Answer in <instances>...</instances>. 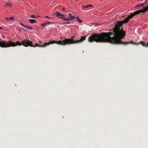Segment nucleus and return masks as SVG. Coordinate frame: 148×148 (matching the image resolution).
I'll use <instances>...</instances> for the list:
<instances>
[{"label": "nucleus", "mask_w": 148, "mask_h": 148, "mask_svg": "<svg viewBox=\"0 0 148 148\" xmlns=\"http://www.w3.org/2000/svg\"><path fill=\"white\" fill-rule=\"evenodd\" d=\"M69 23V22H67V23H66V24H68V23Z\"/></svg>", "instance_id": "a878e982"}, {"label": "nucleus", "mask_w": 148, "mask_h": 148, "mask_svg": "<svg viewBox=\"0 0 148 148\" xmlns=\"http://www.w3.org/2000/svg\"><path fill=\"white\" fill-rule=\"evenodd\" d=\"M25 27L29 29H32L33 28L32 27H31V26H25Z\"/></svg>", "instance_id": "4468645a"}, {"label": "nucleus", "mask_w": 148, "mask_h": 148, "mask_svg": "<svg viewBox=\"0 0 148 148\" xmlns=\"http://www.w3.org/2000/svg\"><path fill=\"white\" fill-rule=\"evenodd\" d=\"M129 20L126 18L121 21H118L114 23V27L108 32H102L101 34L94 33L88 38L90 42L93 41L97 42H109L116 44L127 45L130 43L136 44L131 40L129 42H122L121 40L126 35V32L121 28L124 23H126Z\"/></svg>", "instance_id": "f257e3e1"}, {"label": "nucleus", "mask_w": 148, "mask_h": 148, "mask_svg": "<svg viewBox=\"0 0 148 148\" xmlns=\"http://www.w3.org/2000/svg\"><path fill=\"white\" fill-rule=\"evenodd\" d=\"M55 40H51L49 42H46L42 45H40L37 43H36L34 45L32 44V42L29 40L25 39L20 42L19 41H17L15 42L11 41H9L6 42L2 40L0 41V47L2 48H7L10 47H14L17 46H21L23 45L25 47L30 46L31 47H44L46 46L49 45L51 44L55 43Z\"/></svg>", "instance_id": "f03ea898"}, {"label": "nucleus", "mask_w": 148, "mask_h": 148, "mask_svg": "<svg viewBox=\"0 0 148 148\" xmlns=\"http://www.w3.org/2000/svg\"><path fill=\"white\" fill-rule=\"evenodd\" d=\"M140 3L138 4L137 5V6H136V7H138L140 6Z\"/></svg>", "instance_id": "412c9836"}, {"label": "nucleus", "mask_w": 148, "mask_h": 148, "mask_svg": "<svg viewBox=\"0 0 148 148\" xmlns=\"http://www.w3.org/2000/svg\"><path fill=\"white\" fill-rule=\"evenodd\" d=\"M19 24L21 25H22L23 26V27H25V25H24L22 23H20Z\"/></svg>", "instance_id": "f3484780"}, {"label": "nucleus", "mask_w": 148, "mask_h": 148, "mask_svg": "<svg viewBox=\"0 0 148 148\" xmlns=\"http://www.w3.org/2000/svg\"><path fill=\"white\" fill-rule=\"evenodd\" d=\"M75 37V36H73L70 38H65L64 40L62 41L61 40L59 41L55 40V43L62 45L78 44L82 42L85 40L86 36H82L80 39L76 40H73Z\"/></svg>", "instance_id": "7ed1b4c3"}, {"label": "nucleus", "mask_w": 148, "mask_h": 148, "mask_svg": "<svg viewBox=\"0 0 148 148\" xmlns=\"http://www.w3.org/2000/svg\"><path fill=\"white\" fill-rule=\"evenodd\" d=\"M39 43H41V41H40L39 42Z\"/></svg>", "instance_id": "bb28decb"}, {"label": "nucleus", "mask_w": 148, "mask_h": 148, "mask_svg": "<svg viewBox=\"0 0 148 148\" xmlns=\"http://www.w3.org/2000/svg\"><path fill=\"white\" fill-rule=\"evenodd\" d=\"M68 15L69 16V18H64V20L69 21L71 20V19H74L75 18V16H71V13H69L68 14Z\"/></svg>", "instance_id": "423d86ee"}, {"label": "nucleus", "mask_w": 148, "mask_h": 148, "mask_svg": "<svg viewBox=\"0 0 148 148\" xmlns=\"http://www.w3.org/2000/svg\"><path fill=\"white\" fill-rule=\"evenodd\" d=\"M5 19L7 21H8L9 20V19L8 17H6L5 18Z\"/></svg>", "instance_id": "aec40b11"}, {"label": "nucleus", "mask_w": 148, "mask_h": 148, "mask_svg": "<svg viewBox=\"0 0 148 148\" xmlns=\"http://www.w3.org/2000/svg\"><path fill=\"white\" fill-rule=\"evenodd\" d=\"M77 19L78 20L79 19L78 17H77Z\"/></svg>", "instance_id": "b1692460"}, {"label": "nucleus", "mask_w": 148, "mask_h": 148, "mask_svg": "<svg viewBox=\"0 0 148 148\" xmlns=\"http://www.w3.org/2000/svg\"><path fill=\"white\" fill-rule=\"evenodd\" d=\"M138 44H141L143 46L146 47H148V42L146 44L145 42L144 41H141Z\"/></svg>", "instance_id": "0eeeda50"}, {"label": "nucleus", "mask_w": 148, "mask_h": 148, "mask_svg": "<svg viewBox=\"0 0 148 148\" xmlns=\"http://www.w3.org/2000/svg\"><path fill=\"white\" fill-rule=\"evenodd\" d=\"M92 5H88L86 6H84V8H87L89 7H92Z\"/></svg>", "instance_id": "ddd939ff"}, {"label": "nucleus", "mask_w": 148, "mask_h": 148, "mask_svg": "<svg viewBox=\"0 0 148 148\" xmlns=\"http://www.w3.org/2000/svg\"><path fill=\"white\" fill-rule=\"evenodd\" d=\"M65 9L64 8H62V10L63 11H64L65 10Z\"/></svg>", "instance_id": "4be33fe9"}, {"label": "nucleus", "mask_w": 148, "mask_h": 148, "mask_svg": "<svg viewBox=\"0 0 148 148\" xmlns=\"http://www.w3.org/2000/svg\"><path fill=\"white\" fill-rule=\"evenodd\" d=\"M51 23L49 21H47L41 24V25L43 27H45V26H47L49 24Z\"/></svg>", "instance_id": "6e6552de"}, {"label": "nucleus", "mask_w": 148, "mask_h": 148, "mask_svg": "<svg viewBox=\"0 0 148 148\" xmlns=\"http://www.w3.org/2000/svg\"><path fill=\"white\" fill-rule=\"evenodd\" d=\"M54 15L56 16H57L59 18H60L62 19L63 20H64V18H65L63 17L65 16V15H64L62 14H60L59 12L58 11H56L54 14Z\"/></svg>", "instance_id": "20e7f679"}, {"label": "nucleus", "mask_w": 148, "mask_h": 148, "mask_svg": "<svg viewBox=\"0 0 148 148\" xmlns=\"http://www.w3.org/2000/svg\"><path fill=\"white\" fill-rule=\"evenodd\" d=\"M14 17L13 16H12V17H11L10 18L9 20H13L14 19Z\"/></svg>", "instance_id": "dca6fc26"}, {"label": "nucleus", "mask_w": 148, "mask_h": 148, "mask_svg": "<svg viewBox=\"0 0 148 148\" xmlns=\"http://www.w3.org/2000/svg\"><path fill=\"white\" fill-rule=\"evenodd\" d=\"M30 17L31 18H37V16H36L34 15H31L30 16Z\"/></svg>", "instance_id": "2eb2a0df"}, {"label": "nucleus", "mask_w": 148, "mask_h": 148, "mask_svg": "<svg viewBox=\"0 0 148 148\" xmlns=\"http://www.w3.org/2000/svg\"><path fill=\"white\" fill-rule=\"evenodd\" d=\"M28 22L31 23H34L36 22V21L32 19H30L28 20Z\"/></svg>", "instance_id": "1a4fd4ad"}, {"label": "nucleus", "mask_w": 148, "mask_h": 148, "mask_svg": "<svg viewBox=\"0 0 148 148\" xmlns=\"http://www.w3.org/2000/svg\"><path fill=\"white\" fill-rule=\"evenodd\" d=\"M134 16V14L132 13H131L127 17V18L129 20L132 17H133Z\"/></svg>", "instance_id": "9b49d317"}, {"label": "nucleus", "mask_w": 148, "mask_h": 148, "mask_svg": "<svg viewBox=\"0 0 148 148\" xmlns=\"http://www.w3.org/2000/svg\"><path fill=\"white\" fill-rule=\"evenodd\" d=\"M140 5L141 6H143V7H144V4L143 3H140Z\"/></svg>", "instance_id": "a211bd4d"}, {"label": "nucleus", "mask_w": 148, "mask_h": 148, "mask_svg": "<svg viewBox=\"0 0 148 148\" xmlns=\"http://www.w3.org/2000/svg\"><path fill=\"white\" fill-rule=\"evenodd\" d=\"M78 21L79 23H82V20L80 19H79V20H78Z\"/></svg>", "instance_id": "6ab92c4d"}, {"label": "nucleus", "mask_w": 148, "mask_h": 148, "mask_svg": "<svg viewBox=\"0 0 148 148\" xmlns=\"http://www.w3.org/2000/svg\"><path fill=\"white\" fill-rule=\"evenodd\" d=\"M143 10L144 11V12L147 11L148 10V5L146 7H145L144 8Z\"/></svg>", "instance_id": "f8f14e48"}, {"label": "nucleus", "mask_w": 148, "mask_h": 148, "mask_svg": "<svg viewBox=\"0 0 148 148\" xmlns=\"http://www.w3.org/2000/svg\"><path fill=\"white\" fill-rule=\"evenodd\" d=\"M5 6L6 7H11L12 6V4L10 2L8 3L5 5Z\"/></svg>", "instance_id": "9d476101"}, {"label": "nucleus", "mask_w": 148, "mask_h": 148, "mask_svg": "<svg viewBox=\"0 0 148 148\" xmlns=\"http://www.w3.org/2000/svg\"><path fill=\"white\" fill-rule=\"evenodd\" d=\"M140 13H144L143 9H141L139 10H138L137 11L134 12L133 14L134 16L135 15L139 14Z\"/></svg>", "instance_id": "39448f33"}, {"label": "nucleus", "mask_w": 148, "mask_h": 148, "mask_svg": "<svg viewBox=\"0 0 148 148\" xmlns=\"http://www.w3.org/2000/svg\"><path fill=\"white\" fill-rule=\"evenodd\" d=\"M3 29L2 27H0V29Z\"/></svg>", "instance_id": "393cba45"}, {"label": "nucleus", "mask_w": 148, "mask_h": 148, "mask_svg": "<svg viewBox=\"0 0 148 148\" xmlns=\"http://www.w3.org/2000/svg\"><path fill=\"white\" fill-rule=\"evenodd\" d=\"M45 17L47 18H50L48 16H45Z\"/></svg>", "instance_id": "5701e85b"}]
</instances>
